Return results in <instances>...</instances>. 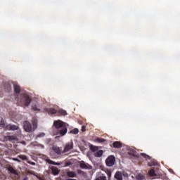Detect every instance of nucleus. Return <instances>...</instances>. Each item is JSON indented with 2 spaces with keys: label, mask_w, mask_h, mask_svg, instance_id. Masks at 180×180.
<instances>
[{
  "label": "nucleus",
  "mask_w": 180,
  "mask_h": 180,
  "mask_svg": "<svg viewBox=\"0 0 180 180\" xmlns=\"http://www.w3.org/2000/svg\"><path fill=\"white\" fill-rule=\"evenodd\" d=\"M14 92L15 94V101H17V105L18 106H29L32 102V98L29 95L24 94L20 96L19 98V94H20V86L17 82H13Z\"/></svg>",
  "instance_id": "1"
},
{
  "label": "nucleus",
  "mask_w": 180,
  "mask_h": 180,
  "mask_svg": "<svg viewBox=\"0 0 180 180\" xmlns=\"http://www.w3.org/2000/svg\"><path fill=\"white\" fill-rule=\"evenodd\" d=\"M53 125L57 129L56 134H59L60 136H65L67 134V131H68V127L69 125L61 121V120H57L54 121Z\"/></svg>",
  "instance_id": "2"
},
{
  "label": "nucleus",
  "mask_w": 180,
  "mask_h": 180,
  "mask_svg": "<svg viewBox=\"0 0 180 180\" xmlns=\"http://www.w3.org/2000/svg\"><path fill=\"white\" fill-rule=\"evenodd\" d=\"M0 127L3 129H6V130H19V127L13 124H8V125H5V121L4 119H1L0 121Z\"/></svg>",
  "instance_id": "3"
},
{
  "label": "nucleus",
  "mask_w": 180,
  "mask_h": 180,
  "mask_svg": "<svg viewBox=\"0 0 180 180\" xmlns=\"http://www.w3.org/2000/svg\"><path fill=\"white\" fill-rule=\"evenodd\" d=\"M115 161H116L115 156L110 155L106 159L105 164L107 167H112L115 165Z\"/></svg>",
  "instance_id": "4"
},
{
  "label": "nucleus",
  "mask_w": 180,
  "mask_h": 180,
  "mask_svg": "<svg viewBox=\"0 0 180 180\" xmlns=\"http://www.w3.org/2000/svg\"><path fill=\"white\" fill-rule=\"evenodd\" d=\"M23 128H24V130H25L28 133H30V131H32L33 129L32 127V124L29 121H24Z\"/></svg>",
  "instance_id": "5"
},
{
  "label": "nucleus",
  "mask_w": 180,
  "mask_h": 180,
  "mask_svg": "<svg viewBox=\"0 0 180 180\" xmlns=\"http://www.w3.org/2000/svg\"><path fill=\"white\" fill-rule=\"evenodd\" d=\"M74 148V143L72 141L68 142L66 143L65 148H64V153H68V151H70V150H72Z\"/></svg>",
  "instance_id": "6"
},
{
  "label": "nucleus",
  "mask_w": 180,
  "mask_h": 180,
  "mask_svg": "<svg viewBox=\"0 0 180 180\" xmlns=\"http://www.w3.org/2000/svg\"><path fill=\"white\" fill-rule=\"evenodd\" d=\"M3 88L6 92H10V91H12V86H11V84L9 82H6L3 85Z\"/></svg>",
  "instance_id": "7"
},
{
  "label": "nucleus",
  "mask_w": 180,
  "mask_h": 180,
  "mask_svg": "<svg viewBox=\"0 0 180 180\" xmlns=\"http://www.w3.org/2000/svg\"><path fill=\"white\" fill-rule=\"evenodd\" d=\"M46 112H47L49 115H57V110H56V108H46Z\"/></svg>",
  "instance_id": "8"
},
{
  "label": "nucleus",
  "mask_w": 180,
  "mask_h": 180,
  "mask_svg": "<svg viewBox=\"0 0 180 180\" xmlns=\"http://www.w3.org/2000/svg\"><path fill=\"white\" fill-rule=\"evenodd\" d=\"M52 150L54 151L58 155H60L61 154V148L57 146H53Z\"/></svg>",
  "instance_id": "9"
},
{
  "label": "nucleus",
  "mask_w": 180,
  "mask_h": 180,
  "mask_svg": "<svg viewBox=\"0 0 180 180\" xmlns=\"http://www.w3.org/2000/svg\"><path fill=\"white\" fill-rule=\"evenodd\" d=\"M5 139L8 141H15V140H18V138L15 135L12 136H6Z\"/></svg>",
  "instance_id": "10"
},
{
  "label": "nucleus",
  "mask_w": 180,
  "mask_h": 180,
  "mask_svg": "<svg viewBox=\"0 0 180 180\" xmlns=\"http://www.w3.org/2000/svg\"><path fill=\"white\" fill-rule=\"evenodd\" d=\"M65 115H67V111L62 109L57 110L56 116H65Z\"/></svg>",
  "instance_id": "11"
},
{
  "label": "nucleus",
  "mask_w": 180,
  "mask_h": 180,
  "mask_svg": "<svg viewBox=\"0 0 180 180\" xmlns=\"http://www.w3.org/2000/svg\"><path fill=\"white\" fill-rule=\"evenodd\" d=\"M115 178L117 180H123V174L120 172H117L115 174Z\"/></svg>",
  "instance_id": "12"
},
{
  "label": "nucleus",
  "mask_w": 180,
  "mask_h": 180,
  "mask_svg": "<svg viewBox=\"0 0 180 180\" xmlns=\"http://www.w3.org/2000/svg\"><path fill=\"white\" fill-rule=\"evenodd\" d=\"M122 144L120 141H115L112 143V147H114V148H122Z\"/></svg>",
  "instance_id": "13"
},
{
  "label": "nucleus",
  "mask_w": 180,
  "mask_h": 180,
  "mask_svg": "<svg viewBox=\"0 0 180 180\" xmlns=\"http://www.w3.org/2000/svg\"><path fill=\"white\" fill-rule=\"evenodd\" d=\"M51 169L53 175H58V174H60V170L56 167H52Z\"/></svg>",
  "instance_id": "14"
},
{
  "label": "nucleus",
  "mask_w": 180,
  "mask_h": 180,
  "mask_svg": "<svg viewBox=\"0 0 180 180\" xmlns=\"http://www.w3.org/2000/svg\"><path fill=\"white\" fill-rule=\"evenodd\" d=\"M80 167L83 168L84 169H92V166L89 165H86L85 163H81L80 164Z\"/></svg>",
  "instance_id": "15"
},
{
  "label": "nucleus",
  "mask_w": 180,
  "mask_h": 180,
  "mask_svg": "<svg viewBox=\"0 0 180 180\" xmlns=\"http://www.w3.org/2000/svg\"><path fill=\"white\" fill-rule=\"evenodd\" d=\"M8 170L9 171V172H11V174H13L14 175H18V171L12 167H8Z\"/></svg>",
  "instance_id": "16"
},
{
  "label": "nucleus",
  "mask_w": 180,
  "mask_h": 180,
  "mask_svg": "<svg viewBox=\"0 0 180 180\" xmlns=\"http://www.w3.org/2000/svg\"><path fill=\"white\" fill-rule=\"evenodd\" d=\"M102 155H103V150H100L98 151L97 150V152L94 153V157L99 158V157H102Z\"/></svg>",
  "instance_id": "17"
},
{
  "label": "nucleus",
  "mask_w": 180,
  "mask_h": 180,
  "mask_svg": "<svg viewBox=\"0 0 180 180\" xmlns=\"http://www.w3.org/2000/svg\"><path fill=\"white\" fill-rule=\"evenodd\" d=\"M67 175L69 178H75V176H77V174L74 172H68Z\"/></svg>",
  "instance_id": "18"
},
{
  "label": "nucleus",
  "mask_w": 180,
  "mask_h": 180,
  "mask_svg": "<svg viewBox=\"0 0 180 180\" xmlns=\"http://www.w3.org/2000/svg\"><path fill=\"white\" fill-rule=\"evenodd\" d=\"M90 150L93 152V153H96V151H98V150H99V148H98V146H90Z\"/></svg>",
  "instance_id": "19"
},
{
  "label": "nucleus",
  "mask_w": 180,
  "mask_h": 180,
  "mask_svg": "<svg viewBox=\"0 0 180 180\" xmlns=\"http://www.w3.org/2000/svg\"><path fill=\"white\" fill-rule=\"evenodd\" d=\"M18 158L22 160V161H27V156L25 155H19Z\"/></svg>",
  "instance_id": "20"
},
{
  "label": "nucleus",
  "mask_w": 180,
  "mask_h": 180,
  "mask_svg": "<svg viewBox=\"0 0 180 180\" xmlns=\"http://www.w3.org/2000/svg\"><path fill=\"white\" fill-rule=\"evenodd\" d=\"M33 130H36L37 129V120H34L32 122Z\"/></svg>",
  "instance_id": "21"
},
{
  "label": "nucleus",
  "mask_w": 180,
  "mask_h": 180,
  "mask_svg": "<svg viewBox=\"0 0 180 180\" xmlns=\"http://www.w3.org/2000/svg\"><path fill=\"white\" fill-rule=\"evenodd\" d=\"M95 141H96L97 143H105V141H106V139L102 138H96L95 139Z\"/></svg>",
  "instance_id": "22"
},
{
  "label": "nucleus",
  "mask_w": 180,
  "mask_h": 180,
  "mask_svg": "<svg viewBox=\"0 0 180 180\" xmlns=\"http://www.w3.org/2000/svg\"><path fill=\"white\" fill-rule=\"evenodd\" d=\"M148 174L150 176H155V171L154 169H151L149 172Z\"/></svg>",
  "instance_id": "23"
},
{
  "label": "nucleus",
  "mask_w": 180,
  "mask_h": 180,
  "mask_svg": "<svg viewBox=\"0 0 180 180\" xmlns=\"http://www.w3.org/2000/svg\"><path fill=\"white\" fill-rule=\"evenodd\" d=\"M145 178L146 177L144 176V175H143L141 174H139L136 176V179H138V180H143V179H145Z\"/></svg>",
  "instance_id": "24"
},
{
  "label": "nucleus",
  "mask_w": 180,
  "mask_h": 180,
  "mask_svg": "<svg viewBox=\"0 0 180 180\" xmlns=\"http://www.w3.org/2000/svg\"><path fill=\"white\" fill-rule=\"evenodd\" d=\"M48 162H49V164H51L52 165H61L60 163L56 162H54V161H53V160H49L48 161Z\"/></svg>",
  "instance_id": "25"
},
{
  "label": "nucleus",
  "mask_w": 180,
  "mask_h": 180,
  "mask_svg": "<svg viewBox=\"0 0 180 180\" xmlns=\"http://www.w3.org/2000/svg\"><path fill=\"white\" fill-rule=\"evenodd\" d=\"M95 180H106V176H98L96 177Z\"/></svg>",
  "instance_id": "26"
},
{
  "label": "nucleus",
  "mask_w": 180,
  "mask_h": 180,
  "mask_svg": "<svg viewBox=\"0 0 180 180\" xmlns=\"http://www.w3.org/2000/svg\"><path fill=\"white\" fill-rule=\"evenodd\" d=\"M79 130H78V129L75 128L72 130L70 131V133H72V134H78Z\"/></svg>",
  "instance_id": "27"
},
{
  "label": "nucleus",
  "mask_w": 180,
  "mask_h": 180,
  "mask_svg": "<svg viewBox=\"0 0 180 180\" xmlns=\"http://www.w3.org/2000/svg\"><path fill=\"white\" fill-rule=\"evenodd\" d=\"M141 157H143V158H146V160H150L151 158L146 153H141Z\"/></svg>",
  "instance_id": "28"
},
{
  "label": "nucleus",
  "mask_w": 180,
  "mask_h": 180,
  "mask_svg": "<svg viewBox=\"0 0 180 180\" xmlns=\"http://www.w3.org/2000/svg\"><path fill=\"white\" fill-rule=\"evenodd\" d=\"M32 110H34L35 112H39V110H40L38 108L37 105H34L32 106Z\"/></svg>",
  "instance_id": "29"
},
{
  "label": "nucleus",
  "mask_w": 180,
  "mask_h": 180,
  "mask_svg": "<svg viewBox=\"0 0 180 180\" xmlns=\"http://www.w3.org/2000/svg\"><path fill=\"white\" fill-rule=\"evenodd\" d=\"M44 136H46V134L41 132L37 136V139L44 137Z\"/></svg>",
  "instance_id": "30"
},
{
  "label": "nucleus",
  "mask_w": 180,
  "mask_h": 180,
  "mask_svg": "<svg viewBox=\"0 0 180 180\" xmlns=\"http://www.w3.org/2000/svg\"><path fill=\"white\" fill-rule=\"evenodd\" d=\"M107 175H108V179H110V178H111V176H112V172L108 171V172H107Z\"/></svg>",
  "instance_id": "31"
},
{
  "label": "nucleus",
  "mask_w": 180,
  "mask_h": 180,
  "mask_svg": "<svg viewBox=\"0 0 180 180\" xmlns=\"http://www.w3.org/2000/svg\"><path fill=\"white\" fill-rule=\"evenodd\" d=\"M13 161H16L17 162H21L20 160H19V159H18V158H13Z\"/></svg>",
  "instance_id": "32"
},
{
  "label": "nucleus",
  "mask_w": 180,
  "mask_h": 180,
  "mask_svg": "<svg viewBox=\"0 0 180 180\" xmlns=\"http://www.w3.org/2000/svg\"><path fill=\"white\" fill-rule=\"evenodd\" d=\"M82 131H86V127L82 126Z\"/></svg>",
  "instance_id": "33"
},
{
  "label": "nucleus",
  "mask_w": 180,
  "mask_h": 180,
  "mask_svg": "<svg viewBox=\"0 0 180 180\" xmlns=\"http://www.w3.org/2000/svg\"><path fill=\"white\" fill-rule=\"evenodd\" d=\"M28 164H30V165H36V163L34 162H28Z\"/></svg>",
  "instance_id": "34"
},
{
  "label": "nucleus",
  "mask_w": 180,
  "mask_h": 180,
  "mask_svg": "<svg viewBox=\"0 0 180 180\" xmlns=\"http://www.w3.org/2000/svg\"><path fill=\"white\" fill-rule=\"evenodd\" d=\"M23 180H29V178L27 176L25 177Z\"/></svg>",
  "instance_id": "35"
},
{
  "label": "nucleus",
  "mask_w": 180,
  "mask_h": 180,
  "mask_svg": "<svg viewBox=\"0 0 180 180\" xmlns=\"http://www.w3.org/2000/svg\"><path fill=\"white\" fill-rule=\"evenodd\" d=\"M40 147H41V148H44V145H40Z\"/></svg>",
  "instance_id": "36"
},
{
  "label": "nucleus",
  "mask_w": 180,
  "mask_h": 180,
  "mask_svg": "<svg viewBox=\"0 0 180 180\" xmlns=\"http://www.w3.org/2000/svg\"><path fill=\"white\" fill-rule=\"evenodd\" d=\"M148 165H149V167H152V165H153L151 163H148Z\"/></svg>",
  "instance_id": "37"
},
{
  "label": "nucleus",
  "mask_w": 180,
  "mask_h": 180,
  "mask_svg": "<svg viewBox=\"0 0 180 180\" xmlns=\"http://www.w3.org/2000/svg\"><path fill=\"white\" fill-rule=\"evenodd\" d=\"M39 180H44L43 178H41V177H39Z\"/></svg>",
  "instance_id": "38"
},
{
  "label": "nucleus",
  "mask_w": 180,
  "mask_h": 180,
  "mask_svg": "<svg viewBox=\"0 0 180 180\" xmlns=\"http://www.w3.org/2000/svg\"><path fill=\"white\" fill-rule=\"evenodd\" d=\"M124 176H127V174H123Z\"/></svg>",
  "instance_id": "39"
}]
</instances>
